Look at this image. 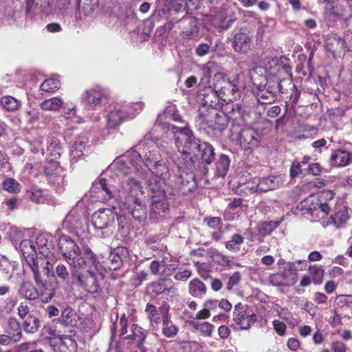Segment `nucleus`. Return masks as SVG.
<instances>
[{
  "mask_svg": "<svg viewBox=\"0 0 352 352\" xmlns=\"http://www.w3.org/2000/svg\"><path fill=\"white\" fill-rule=\"evenodd\" d=\"M63 255L70 266L72 277L85 291L94 294L104 283V274L99 271V262L91 249L80 250L69 236H63L59 242Z\"/></svg>",
  "mask_w": 352,
  "mask_h": 352,
  "instance_id": "nucleus-1",
  "label": "nucleus"
},
{
  "mask_svg": "<svg viewBox=\"0 0 352 352\" xmlns=\"http://www.w3.org/2000/svg\"><path fill=\"white\" fill-rule=\"evenodd\" d=\"M250 77L256 87L255 96L259 103L272 104L278 100V94L293 87L291 67L276 63L268 72L262 67L250 71Z\"/></svg>",
  "mask_w": 352,
  "mask_h": 352,
  "instance_id": "nucleus-2",
  "label": "nucleus"
},
{
  "mask_svg": "<svg viewBox=\"0 0 352 352\" xmlns=\"http://www.w3.org/2000/svg\"><path fill=\"white\" fill-rule=\"evenodd\" d=\"M167 129L173 135L175 145L186 161L187 168L190 170L192 167L191 153H196L206 165L211 164L214 162L215 153L212 145L197 138L188 127L168 124Z\"/></svg>",
  "mask_w": 352,
  "mask_h": 352,
  "instance_id": "nucleus-3",
  "label": "nucleus"
},
{
  "mask_svg": "<svg viewBox=\"0 0 352 352\" xmlns=\"http://www.w3.org/2000/svg\"><path fill=\"white\" fill-rule=\"evenodd\" d=\"M20 250L33 273L35 283L44 286L42 274L49 275V261L46 258L37 256L36 248L31 240H23L20 243Z\"/></svg>",
  "mask_w": 352,
  "mask_h": 352,
  "instance_id": "nucleus-4",
  "label": "nucleus"
},
{
  "mask_svg": "<svg viewBox=\"0 0 352 352\" xmlns=\"http://www.w3.org/2000/svg\"><path fill=\"white\" fill-rule=\"evenodd\" d=\"M147 185L152 199L151 215L153 219L159 220L164 217L169 210L167 199H170L172 193L166 189V184L156 178L148 179Z\"/></svg>",
  "mask_w": 352,
  "mask_h": 352,
  "instance_id": "nucleus-5",
  "label": "nucleus"
},
{
  "mask_svg": "<svg viewBox=\"0 0 352 352\" xmlns=\"http://www.w3.org/2000/svg\"><path fill=\"white\" fill-rule=\"evenodd\" d=\"M44 173L48 184L59 193L63 192L67 185L66 171L59 163L54 160H48L44 166Z\"/></svg>",
  "mask_w": 352,
  "mask_h": 352,
  "instance_id": "nucleus-6",
  "label": "nucleus"
},
{
  "mask_svg": "<svg viewBox=\"0 0 352 352\" xmlns=\"http://www.w3.org/2000/svg\"><path fill=\"white\" fill-rule=\"evenodd\" d=\"M43 333L46 335L49 344L56 351L58 347L60 352L72 351L76 348V342L71 336L60 334L53 327L45 326Z\"/></svg>",
  "mask_w": 352,
  "mask_h": 352,
  "instance_id": "nucleus-7",
  "label": "nucleus"
},
{
  "mask_svg": "<svg viewBox=\"0 0 352 352\" xmlns=\"http://www.w3.org/2000/svg\"><path fill=\"white\" fill-rule=\"evenodd\" d=\"M144 191L140 182L133 177H129L122 182L121 188L118 191V197L123 204H131L140 201L139 197L143 195Z\"/></svg>",
  "mask_w": 352,
  "mask_h": 352,
  "instance_id": "nucleus-8",
  "label": "nucleus"
},
{
  "mask_svg": "<svg viewBox=\"0 0 352 352\" xmlns=\"http://www.w3.org/2000/svg\"><path fill=\"white\" fill-rule=\"evenodd\" d=\"M142 159L141 155L137 150L132 148L127 151L124 155L116 158L113 161V165L116 170L120 173L126 175L131 173V166H133L140 175L141 170L138 168L141 167Z\"/></svg>",
  "mask_w": 352,
  "mask_h": 352,
  "instance_id": "nucleus-9",
  "label": "nucleus"
},
{
  "mask_svg": "<svg viewBox=\"0 0 352 352\" xmlns=\"http://www.w3.org/2000/svg\"><path fill=\"white\" fill-rule=\"evenodd\" d=\"M206 111L207 113L204 110L199 111L198 117L201 122L219 131H223L228 126L230 118L225 113L218 111L216 108H210Z\"/></svg>",
  "mask_w": 352,
  "mask_h": 352,
  "instance_id": "nucleus-10",
  "label": "nucleus"
},
{
  "mask_svg": "<svg viewBox=\"0 0 352 352\" xmlns=\"http://www.w3.org/2000/svg\"><path fill=\"white\" fill-rule=\"evenodd\" d=\"M134 148H135L137 151L141 149L148 150L144 154V165L147 168L157 164L162 160L160 148L151 138V135L148 134L146 135Z\"/></svg>",
  "mask_w": 352,
  "mask_h": 352,
  "instance_id": "nucleus-11",
  "label": "nucleus"
},
{
  "mask_svg": "<svg viewBox=\"0 0 352 352\" xmlns=\"http://www.w3.org/2000/svg\"><path fill=\"white\" fill-rule=\"evenodd\" d=\"M44 286L37 285L41 287V289L39 292L38 289L30 283H23L19 289V294L28 300H35L38 297L41 298L43 302H48L54 296V289H47L45 283Z\"/></svg>",
  "mask_w": 352,
  "mask_h": 352,
  "instance_id": "nucleus-12",
  "label": "nucleus"
},
{
  "mask_svg": "<svg viewBox=\"0 0 352 352\" xmlns=\"http://www.w3.org/2000/svg\"><path fill=\"white\" fill-rule=\"evenodd\" d=\"M233 321L235 328L245 330L254 323L256 316L252 311H249L247 305L238 303L234 306Z\"/></svg>",
  "mask_w": 352,
  "mask_h": 352,
  "instance_id": "nucleus-13",
  "label": "nucleus"
},
{
  "mask_svg": "<svg viewBox=\"0 0 352 352\" xmlns=\"http://www.w3.org/2000/svg\"><path fill=\"white\" fill-rule=\"evenodd\" d=\"M214 86L220 99L224 102H232L240 98V91L237 86L226 77L217 79Z\"/></svg>",
  "mask_w": 352,
  "mask_h": 352,
  "instance_id": "nucleus-14",
  "label": "nucleus"
},
{
  "mask_svg": "<svg viewBox=\"0 0 352 352\" xmlns=\"http://www.w3.org/2000/svg\"><path fill=\"white\" fill-rule=\"evenodd\" d=\"M107 100L104 90L99 86L87 89L81 96L82 102L89 109H95Z\"/></svg>",
  "mask_w": 352,
  "mask_h": 352,
  "instance_id": "nucleus-15",
  "label": "nucleus"
},
{
  "mask_svg": "<svg viewBox=\"0 0 352 352\" xmlns=\"http://www.w3.org/2000/svg\"><path fill=\"white\" fill-rule=\"evenodd\" d=\"M253 34L246 28H239L234 33L232 40V47L235 52L245 54L251 49Z\"/></svg>",
  "mask_w": 352,
  "mask_h": 352,
  "instance_id": "nucleus-16",
  "label": "nucleus"
},
{
  "mask_svg": "<svg viewBox=\"0 0 352 352\" xmlns=\"http://www.w3.org/2000/svg\"><path fill=\"white\" fill-rule=\"evenodd\" d=\"M324 12L335 19H346L351 16L352 4L350 0L330 3L325 7Z\"/></svg>",
  "mask_w": 352,
  "mask_h": 352,
  "instance_id": "nucleus-17",
  "label": "nucleus"
},
{
  "mask_svg": "<svg viewBox=\"0 0 352 352\" xmlns=\"http://www.w3.org/2000/svg\"><path fill=\"white\" fill-rule=\"evenodd\" d=\"M141 173L140 177L146 179L148 175L152 174L154 177L150 179L156 178L158 181L165 183V181L170 177V170L165 160H161L157 164L146 169H143L140 167Z\"/></svg>",
  "mask_w": 352,
  "mask_h": 352,
  "instance_id": "nucleus-18",
  "label": "nucleus"
},
{
  "mask_svg": "<svg viewBox=\"0 0 352 352\" xmlns=\"http://www.w3.org/2000/svg\"><path fill=\"white\" fill-rule=\"evenodd\" d=\"M261 138V134L254 129H244L240 133L239 144L245 151H252L258 147Z\"/></svg>",
  "mask_w": 352,
  "mask_h": 352,
  "instance_id": "nucleus-19",
  "label": "nucleus"
},
{
  "mask_svg": "<svg viewBox=\"0 0 352 352\" xmlns=\"http://www.w3.org/2000/svg\"><path fill=\"white\" fill-rule=\"evenodd\" d=\"M168 282L167 279L163 278L150 283L146 286V293L153 298H155L161 294L168 295L170 294H175L176 288L173 285L168 286Z\"/></svg>",
  "mask_w": 352,
  "mask_h": 352,
  "instance_id": "nucleus-20",
  "label": "nucleus"
},
{
  "mask_svg": "<svg viewBox=\"0 0 352 352\" xmlns=\"http://www.w3.org/2000/svg\"><path fill=\"white\" fill-rule=\"evenodd\" d=\"M199 97L202 104V107L199 109V111L204 110L206 113H207L206 111L210 108H215L214 107L218 104L220 99L217 89L211 86L205 87L201 90Z\"/></svg>",
  "mask_w": 352,
  "mask_h": 352,
  "instance_id": "nucleus-21",
  "label": "nucleus"
},
{
  "mask_svg": "<svg viewBox=\"0 0 352 352\" xmlns=\"http://www.w3.org/2000/svg\"><path fill=\"white\" fill-rule=\"evenodd\" d=\"M109 166H108L105 171H103L98 179L94 181L93 185L91 188V192L93 194V196L96 198H100L101 195H110V190L109 188V179L110 178V175L107 173V169Z\"/></svg>",
  "mask_w": 352,
  "mask_h": 352,
  "instance_id": "nucleus-22",
  "label": "nucleus"
},
{
  "mask_svg": "<svg viewBox=\"0 0 352 352\" xmlns=\"http://www.w3.org/2000/svg\"><path fill=\"white\" fill-rule=\"evenodd\" d=\"M110 209L100 208L95 212L92 216V223L96 229L101 231V233H98V235L101 237H106L108 234L104 235L102 231L104 229L108 228L109 222Z\"/></svg>",
  "mask_w": 352,
  "mask_h": 352,
  "instance_id": "nucleus-23",
  "label": "nucleus"
},
{
  "mask_svg": "<svg viewBox=\"0 0 352 352\" xmlns=\"http://www.w3.org/2000/svg\"><path fill=\"white\" fill-rule=\"evenodd\" d=\"M298 208L301 210H305V213L311 214L314 211L320 210L324 215H327L331 210V208L327 203H322L318 199L314 201L310 199H306L298 204Z\"/></svg>",
  "mask_w": 352,
  "mask_h": 352,
  "instance_id": "nucleus-24",
  "label": "nucleus"
},
{
  "mask_svg": "<svg viewBox=\"0 0 352 352\" xmlns=\"http://www.w3.org/2000/svg\"><path fill=\"white\" fill-rule=\"evenodd\" d=\"M148 334V331L144 329L137 324L131 326V333L124 336L126 340H133L137 342V347L141 352H146L147 349L144 346L145 339Z\"/></svg>",
  "mask_w": 352,
  "mask_h": 352,
  "instance_id": "nucleus-25",
  "label": "nucleus"
},
{
  "mask_svg": "<svg viewBox=\"0 0 352 352\" xmlns=\"http://www.w3.org/2000/svg\"><path fill=\"white\" fill-rule=\"evenodd\" d=\"M191 169L190 170L188 168V170ZM194 178L195 175L192 171H186L179 168V175L175 182L177 185L180 186L183 193H186L191 191L192 188H193L195 184Z\"/></svg>",
  "mask_w": 352,
  "mask_h": 352,
  "instance_id": "nucleus-26",
  "label": "nucleus"
},
{
  "mask_svg": "<svg viewBox=\"0 0 352 352\" xmlns=\"http://www.w3.org/2000/svg\"><path fill=\"white\" fill-rule=\"evenodd\" d=\"M137 202L131 203V204H123V209L126 210L135 221L141 223L146 219V209L141 204L140 200Z\"/></svg>",
  "mask_w": 352,
  "mask_h": 352,
  "instance_id": "nucleus-27",
  "label": "nucleus"
},
{
  "mask_svg": "<svg viewBox=\"0 0 352 352\" xmlns=\"http://www.w3.org/2000/svg\"><path fill=\"white\" fill-rule=\"evenodd\" d=\"M352 155L346 151L338 149L333 151L331 155V165L335 167H342L348 165Z\"/></svg>",
  "mask_w": 352,
  "mask_h": 352,
  "instance_id": "nucleus-28",
  "label": "nucleus"
},
{
  "mask_svg": "<svg viewBox=\"0 0 352 352\" xmlns=\"http://www.w3.org/2000/svg\"><path fill=\"white\" fill-rule=\"evenodd\" d=\"M259 192H265L278 188L280 184V178L276 176L256 178Z\"/></svg>",
  "mask_w": 352,
  "mask_h": 352,
  "instance_id": "nucleus-29",
  "label": "nucleus"
},
{
  "mask_svg": "<svg viewBox=\"0 0 352 352\" xmlns=\"http://www.w3.org/2000/svg\"><path fill=\"white\" fill-rule=\"evenodd\" d=\"M349 218L348 208L345 206L340 205L336 208V211L330 217L331 223L336 228H342Z\"/></svg>",
  "mask_w": 352,
  "mask_h": 352,
  "instance_id": "nucleus-30",
  "label": "nucleus"
},
{
  "mask_svg": "<svg viewBox=\"0 0 352 352\" xmlns=\"http://www.w3.org/2000/svg\"><path fill=\"white\" fill-rule=\"evenodd\" d=\"M230 157L224 153L219 155L215 162V175L218 177H224L229 170L230 165Z\"/></svg>",
  "mask_w": 352,
  "mask_h": 352,
  "instance_id": "nucleus-31",
  "label": "nucleus"
},
{
  "mask_svg": "<svg viewBox=\"0 0 352 352\" xmlns=\"http://www.w3.org/2000/svg\"><path fill=\"white\" fill-rule=\"evenodd\" d=\"M325 44L327 50L333 54L341 52L346 47L345 41L336 34L329 35Z\"/></svg>",
  "mask_w": 352,
  "mask_h": 352,
  "instance_id": "nucleus-32",
  "label": "nucleus"
},
{
  "mask_svg": "<svg viewBox=\"0 0 352 352\" xmlns=\"http://www.w3.org/2000/svg\"><path fill=\"white\" fill-rule=\"evenodd\" d=\"M206 285L199 278L191 280L188 284V293L196 298H202L207 292Z\"/></svg>",
  "mask_w": 352,
  "mask_h": 352,
  "instance_id": "nucleus-33",
  "label": "nucleus"
},
{
  "mask_svg": "<svg viewBox=\"0 0 352 352\" xmlns=\"http://www.w3.org/2000/svg\"><path fill=\"white\" fill-rule=\"evenodd\" d=\"M87 143L86 137L78 138L72 145L70 150V158L72 163L76 162L82 155Z\"/></svg>",
  "mask_w": 352,
  "mask_h": 352,
  "instance_id": "nucleus-34",
  "label": "nucleus"
},
{
  "mask_svg": "<svg viewBox=\"0 0 352 352\" xmlns=\"http://www.w3.org/2000/svg\"><path fill=\"white\" fill-rule=\"evenodd\" d=\"M79 320L76 311L71 307H67L63 311L59 318V322L65 327H74L77 325Z\"/></svg>",
  "mask_w": 352,
  "mask_h": 352,
  "instance_id": "nucleus-35",
  "label": "nucleus"
},
{
  "mask_svg": "<svg viewBox=\"0 0 352 352\" xmlns=\"http://www.w3.org/2000/svg\"><path fill=\"white\" fill-rule=\"evenodd\" d=\"M25 2L26 13L31 16L45 12L50 5V3L47 1L40 4L38 1H36V0H26Z\"/></svg>",
  "mask_w": 352,
  "mask_h": 352,
  "instance_id": "nucleus-36",
  "label": "nucleus"
},
{
  "mask_svg": "<svg viewBox=\"0 0 352 352\" xmlns=\"http://www.w3.org/2000/svg\"><path fill=\"white\" fill-rule=\"evenodd\" d=\"M6 332L11 336L13 342H17L21 338V324L15 318H12L9 319Z\"/></svg>",
  "mask_w": 352,
  "mask_h": 352,
  "instance_id": "nucleus-37",
  "label": "nucleus"
},
{
  "mask_svg": "<svg viewBox=\"0 0 352 352\" xmlns=\"http://www.w3.org/2000/svg\"><path fill=\"white\" fill-rule=\"evenodd\" d=\"M35 243L38 253L45 257L47 256L52 248L51 242L48 241V236L45 234H38L36 238Z\"/></svg>",
  "mask_w": 352,
  "mask_h": 352,
  "instance_id": "nucleus-38",
  "label": "nucleus"
},
{
  "mask_svg": "<svg viewBox=\"0 0 352 352\" xmlns=\"http://www.w3.org/2000/svg\"><path fill=\"white\" fill-rule=\"evenodd\" d=\"M300 95V91L296 89V85L293 83V87L280 93V96L282 99L285 100L287 106L294 107L296 104Z\"/></svg>",
  "mask_w": 352,
  "mask_h": 352,
  "instance_id": "nucleus-39",
  "label": "nucleus"
},
{
  "mask_svg": "<svg viewBox=\"0 0 352 352\" xmlns=\"http://www.w3.org/2000/svg\"><path fill=\"white\" fill-rule=\"evenodd\" d=\"M48 144L47 151L50 156L47 157V161L48 160L56 161L63 151L60 142L56 138H52L48 141Z\"/></svg>",
  "mask_w": 352,
  "mask_h": 352,
  "instance_id": "nucleus-40",
  "label": "nucleus"
},
{
  "mask_svg": "<svg viewBox=\"0 0 352 352\" xmlns=\"http://www.w3.org/2000/svg\"><path fill=\"white\" fill-rule=\"evenodd\" d=\"M129 326L128 319L124 314H122L119 320L116 321L111 328V340L113 337L116 335V331L120 333V336L123 337L128 335L127 328Z\"/></svg>",
  "mask_w": 352,
  "mask_h": 352,
  "instance_id": "nucleus-41",
  "label": "nucleus"
},
{
  "mask_svg": "<svg viewBox=\"0 0 352 352\" xmlns=\"http://www.w3.org/2000/svg\"><path fill=\"white\" fill-rule=\"evenodd\" d=\"M64 104V100L60 97H53L45 100L40 104V107L44 111H56Z\"/></svg>",
  "mask_w": 352,
  "mask_h": 352,
  "instance_id": "nucleus-42",
  "label": "nucleus"
},
{
  "mask_svg": "<svg viewBox=\"0 0 352 352\" xmlns=\"http://www.w3.org/2000/svg\"><path fill=\"white\" fill-rule=\"evenodd\" d=\"M63 226L71 230H76L81 228V221L79 216H77L75 212H70L63 221Z\"/></svg>",
  "mask_w": 352,
  "mask_h": 352,
  "instance_id": "nucleus-43",
  "label": "nucleus"
},
{
  "mask_svg": "<svg viewBox=\"0 0 352 352\" xmlns=\"http://www.w3.org/2000/svg\"><path fill=\"white\" fill-rule=\"evenodd\" d=\"M18 264L16 262H11L5 256H2L0 260V271L6 274H8V279L10 280L13 276L14 271L17 270Z\"/></svg>",
  "mask_w": 352,
  "mask_h": 352,
  "instance_id": "nucleus-44",
  "label": "nucleus"
},
{
  "mask_svg": "<svg viewBox=\"0 0 352 352\" xmlns=\"http://www.w3.org/2000/svg\"><path fill=\"white\" fill-rule=\"evenodd\" d=\"M1 104L6 111H14L19 109L21 101L12 96H5L1 99Z\"/></svg>",
  "mask_w": 352,
  "mask_h": 352,
  "instance_id": "nucleus-45",
  "label": "nucleus"
},
{
  "mask_svg": "<svg viewBox=\"0 0 352 352\" xmlns=\"http://www.w3.org/2000/svg\"><path fill=\"white\" fill-rule=\"evenodd\" d=\"M309 276H311L313 283L315 285L322 283L324 277V270L322 266L316 265L309 266L308 269Z\"/></svg>",
  "mask_w": 352,
  "mask_h": 352,
  "instance_id": "nucleus-46",
  "label": "nucleus"
},
{
  "mask_svg": "<svg viewBox=\"0 0 352 352\" xmlns=\"http://www.w3.org/2000/svg\"><path fill=\"white\" fill-rule=\"evenodd\" d=\"M244 238L238 234H234L231 239L226 243V248L230 252L240 251L241 245L243 243Z\"/></svg>",
  "mask_w": 352,
  "mask_h": 352,
  "instance_id": "nucleus-47",
  "label": "nucleus"
},
{
  "mask_svg": "<svg viewBox=\"0 0 352 352\" xmlns=\"http://www.w3.org/2000/svg\"><path fill=\"white\" fill-rule=\"evenodd\" d=\"M126 117V112L123 107H114L111 109V127L118 126Z\"/></svg>",
  "mask_w": 352,
  "mask_h": 352,
  "instance_id": "nucleus-48",
  "label": "nucleus"
},
{
  "mask_svg": "<svg viewBox=\"0 0 352 352\" xmlns=\"http://www.w3.org/2000/svg\"><path fill=\"white\" fill-rule=\"evenodd\" d=\"M39 326V320L32 315L28 316L23 322V329L29 333L36 332L38 329Z\"/></svg>",
  "mask_w": 352,
  "mask_h": 352,
  "instance_id": "nucleus-49",
  "label": "nucleus"
},
{
  "mask_svg": "<svg viewBox=\"0 0 352 352\" xmlns=\"http://www.w3.org/2000/svg\"><path fill=\"white\" fill-rule=\"evenodd\" d=\"M188 29L182 32L183 38L188 40H197L199 37V27L195 21H191Z\"/></svg>",
  "mask_w": 352,
  "mask_h": 352,
  "instance_id": "nucleus-50",
  "label": "nucleus"
},
{
  "mask_svg": "<svg viewBox=\"0 0 352 352\" xmlns=\"http://www.w3.org/2000/svg\"><path fill=\"white\" fill-rule=\"evenodd\" d=\"M60 81L56 78L46 79L41 85V90L45 92H54L60 88Z\"/></svg>",
  "mask_w": 352,
  "mask_h": 352,
  "instance_id": "nucleus-51",
  "label": "nucleus"
},
{
  "mask_svg": "<svg viewBox=\"0 0 352 352\" xmlns=\"http://www.w3.org/2000/svg\"><path fill=\"white\" fill-rule=\"evenodd\" d=\"M279 225V222L274 221L262 222L258 226V233L261 236L271 234Z\"/></svg>",
  "mask_w": 352,
  "mask_h": 352,
  "instance_id": "nucleus-52",
  "label": "nucleus"
},
{
  "mask_svg": "<svg viewBox=\"0 0 352 352\" xmlns=\"http://www.w3.org/2000/svg\"><path fill=\"white\" fill-rule=\"evenodd\" d=\"M145 312L148 316V318L151 324H159L160 322V316L155 305L148 303L145 308Z\"/></svg>",
  "mask_w": 352,
  "mask_h": 352,
  "instance_id": "nucleus-53",
  "label": "nucleus"
},
{
  "mask_svg": "<svg viewBox=\"0 0 352 352\" xmlns=\"http://www.w3.org/2000/svg\"><path fill=\"white\" fill-rule=\"evenodd\" d=\"M3 189L11 193H17L20 191L21 186L14 179L8 178L3 182Z\"/></svg>",
  "mask_w": 352,
  "mask_h": 352,
  "instance_id": "nucleus-54",
  "label": "nucleus"
},
{
  "mask_svg": "<svg viewBox=\"0 0 352 352\" xmlns=\"http://www.w3.org/2000/svg\"><path fill=\"white\" fill-rule=\"evenodd\" d=\"M126 12V8L120 3L117 4L111 8V14L118 19L120 24L126 20L127 17Z\"/></svg>",
  "mask_w": 352,
  "mask_h": 352,
  "instance_id": "nucleus-55",
  "label": "nucleus"
},
{
  "mask_svg": "<svg viewBox=\"0 0 352 352\" xmlns=\"http://www.w3.org/2000/svg\"><path fill=\"white\" fill-rule=\"evenodd\" d=\"M56 276L63 283H68L69 273L67 267L63 264H58L55 270Z\"/></svg>",
  "mask_w": 352,
  "mask_h": 352,
  "instance_id": "nucleus-56",
  "label": "nucleus"
},
{
  "mask_svg": "<svg viewBox=\"0 0 352 352\" xmlns=\"http://www.w3.org/2000/svg\"><path fill=\"white\" fill-rule=\"evenodd\" d=\"M283 276V281L285 282L286 286L294 285L297 281V274L290 272L287 268L283 272H279Z\"/></svg>",
  "mask_w": 352,
  "mask_h": 352,
  "instance_id": "nucleus-57",
  "label": "nucleus"
},
{
  "mask_svg": "<svg viewBox=\"0 0 352 352\" xmlns=\"http://www.w3.org/2000/svg\"><path fill=\"white\" fill-rule=\"evenodd\" d=\"M241 191L246 195L259 192L258 179H256V177H255L252 181L245 184Z\"/></svg>",
  "mask_w": 352,
  "mask_h": 352,
  "instance_id": "nucleus-58",
  "label": "nucleus"
},
{
  "mask_svg": "<svg viewBox=\"0 0 352 352\" xmlns=\"http://www.w3.org/2000/svg\"><path fill=\"white\" fill-rule=\"evenodd\" d=\"M306 261L305 260H297L296 261L289 263L286 267L288 270L297 274L298 271H302L306 267Z\"/></svg>",
  "mask_w": 352,
  "mask_h": 352,
  "instance_id": "nucleus-59",
  "label": "nucleus"
},
{
  "mask_svg": "<svg viewBox=\"0 0 352 352\" xmlns=\"http://www.w3.org/2000/svg\"><path fill=\"white\" fill-rule=\"evenodd\" d=\"M25 120L28 123L34 124L38 121L40 118V112L38 109L32 108L29 110H27L25 112Z\"/></svg>",
  "mask_w": 352,
  "mask_h": 352,
  "instance_id": "nucleus-60",
  "label": "nucleus"
},
{
  "mask_svg": "<svg viewBox=\"0 0 352 352\" xmlns=\"http://www.w3.org/2000/svg\"><path fill=\"white\" fill-rule=\"evenodd\" d=\"M157 8L159 12L168 14L171 10L173 0H157Z\"/></svg>",
  "mask_w": 352,
  "mask_h": 352,
  "instance_id": "nucleus-61",
  "label": "nucleus"
},
{
  "mask_svg": "<svg viewBox=\"0 0 352 352\" xmlns=\"http://www.w3.org/2000/svg\"><path fill=\"white\" fill-rule=\"evenodd\" d=\"M166 266L165 258H164L161 261L154 260L150 263L149 269L151 272L154 275L160 274L161 272L160 270L162 267Z\"/></svg>",
  "mask_w": 352,
  "mask_h": 352,
  "instance_id": "nucleus-62",
  "label": "nucleus"
},
{
  "mask_svg": "<svg viewBox=\"0 0 352 352\" xmlns=\"http://www.w3.org/2000/svg\"><path fill=\"white\" fill-rule=\"evenodd\" d=\"M178 331V327L174 324L166 327H162V334L166 338L175 337L177 334Z\"/></svg>",
  "mask_w": 352,
  "mask_h": 352,
  "instance_id": "nucleus-63",
  "label": "nucleus"
},
{
  "mask_svg": "<svg viewBox=\"0 0 352 352\" xmlns=\"http://www.w3.org/2000/svg\"><path fill=\"white\" fill-rule=\"evenodd\" d=\"M241 278V274L239 272H234L230 278L226 285L228 290L230 291L232 288L237 285Z\"/></svg>",
  "mask_w": 352,
  "mask_h": 352,
  "instance_id": "nucleus-64",
  "label": "nucleus"
}]
</instances>
